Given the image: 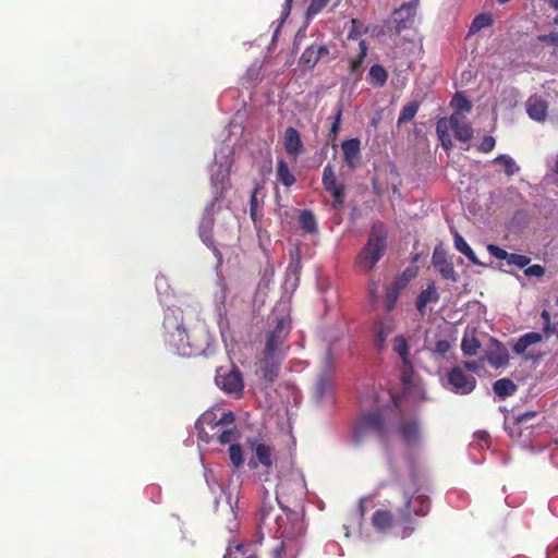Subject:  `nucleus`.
Segmentation results:
<instances>
[{
	"label": "nucleus",
	"mask_w": 558,
	"mask_h": 558,
	"mask_svg": "<svg viewBox=\"0 0 558 558\" xmlns=\"http://www.w3.org/2000/svg\"><path fill=\"white\" fill-rule=\"evenodd\" d=\"M277 180L287 187L292 186L296 181L294 174L290 171L287 161L282 158L277 161Z\"/></svg>",
	"instance_id": "obj_29"
},
{
	"label": "nucleus",
	"mask_w": 558,
	"mask_h": 558,
	"mask_svg": "<svg viewBox=\"0 0 558 558\" xmlns=\"http://www.w3.org/2000/svg\"><path fill=\"white\" fill-rule=\"evenodd\" d=\"M235 421V415L232 411L225 412L215 425L232 424Z\"/></svg>",
	"instance_id": "obj_52"
},
{
	"label": "nucleus",
	"mask_w": 558,
	"mask_h": 558,
	"mask_svg": "<svg viewBox=\"0 0 558 558\" xmlns=\"http://www.w3.org/2000/svg\"><path fill=\"white\" fill-rule=\"evenodd\" d=\"M432 264L439 271L444 279L450 280L452 282L458 281L459 276L454 270L453 263L448 257L447 252L444 248L439 246L435 247L432 256Z\"/></svg>",
	"instance_id": "obj_12"
},
{
	"label": "nucleus",
	"mask_w": 558,
	"mask_h": 558,
	"mask_svg": "<svg viewBox=\"0 0 558 558\" xmlns=\"http://www.w3.org/2000/svg\"><path fill=\"white\" fill-rule=\"evenodd\" d=\"M215 381L226 393L235 397H240L244 388L242 374L235 367L230 371H223L222 367L218 368Z\"/></svg>",
	"instance_id": "obj_7"
},
{
	"label": "nucleus",
	"mask_w": 558,
	"mask_h": 558,
	"mask_svg": "<svg viewBox=\"0 0 558 558\" xmlns=\"http://www.w3.org/2000/svg\"><path fill=\"white\" fill-rule=\"evenodd\" d=\"M545 267H543L542 265H538V264H534V265H531V266H526L524 268V275L526 277H537V278H541L545 275Z\"/></svg>",
	"instance_id": "obj_45"
},
{
	"label": "nucleus",
	"mask_w": 558,
	"mask_h": 558,
	"mask_svg": "<svg viewBox=\"0 0 558 558\" xmlns=\"http://www.w3.org/2000/svg\"><path fill=\"white\" fill-rule=\"evenodd\" d=\"M395 303H396V295H392L391 293H388L387 310L391 311L393 308V306H395Z\"/></svg>",
	"instance_id": "obj_58"
},
{
	"label": "nucleus",
	"mask_w": 558,
	"mask_h": 558,
	"mask_svg": "<svg viewBox=\"0 0 558 558\" xmlns=\"http://www.w3.org/2000/svg\"><path fill=\"white\" fill-rule=\"evenodd\" d=\"M398 433L408 445H415L420 440V426L415 417L403 418L398 425Z\"/></svg>",
	"instance_id": "obj_14"
},
{
	"label": "nucleus",
	"mask_w": 558,
	"mask_h": 558,
	"mask_svg": "<svg viewBox=\"0 0 558 558\" xmlns=\"http://www.w3.org/2000/svg\"><path fill=\"white\" fill-rule=\"evenodd\" d=\"M283 146L288 155L296 158L303 153L301 135L293 126H288L283 133Z\"/></svg>",
	"instance_id": "obj_15"
},
{
	"label": "nucleus",
	"mask_w": 558,
	"mask_h": 558,
	"mask_svg": "<svg viewBox=\"0 0 558 558\" xmlns=\"http://www.w3.org/2000/svg\"><path fill=\"white\" fill-rule=\"evenodd\" d=\"M376 291H377V284L374 281H372L369 284V294L372 298H375Z\"/></svg>",
	"instance_id": "obj_61"
},
{
	"label": "nucleus",
	"mask_w": 558,
	"mask_h": 558,
	"mask_svg": "<svg viewBox=\"0 0 558 558\" xmlns=\"http://www.w3.org/2000/svg\"><path fill=\"white\" fill-rule=\"evenodd\" d=\"M262 189L263 186L256 183L250 197V216L256 229L260 228L264 216L263 204H259L258 202V193Z\"/></svg>",
	"instance_id": "obj_20"
},
{
	"label": "nucleus",
	"mask_w": 558,
	"mask_h": 558,
	"mask_svg": "<svg viewBox=\"0 0 558 558\" xmlns=\"http://www.w3.org/2000/svg\"><path fill=\"white\" fill-rule=\"evenodd\" d=\"M549 3L554 9L558 10V0H549Z\"/></svg>",
	"instance_id": "obj_64"
},
{
	"label": "nucleus",
	"mask_w": 558,
	"mask_h": 558,
	"mask_svg": "<svg viewBox=\"0 0 558 558\" xmlns=\"http://www.w3.org/2000/svg\"><path fill=\"white\" fill-rule=\"evenodd\" d=\"M271 452V447L266 444H257L255 447L256 458L265 468H270L272 465Z\"/></svg>",
	"instance_id": "obj_35"
},
{
	"label": "nucleus",
	"mask_w": 558,
	"mask_h": 558,
	"mask_svg": "<svg viewBox=\"0 0 558 558\" xmlns=\"http://www.w3.org/2000/svg\"><path fill=\"white\" fill-rule=\"evenodd\" d=\"M299 226L306 233L316 234L318 232L316 218L310 209L301 211L299 216Z\"/></svg>",
	"instance_id": "obj_28"
},
{
	"label": "nucleus",
	"mask_w": 558,
	"mask_h": 558,
	"mask_svg": "<svg viewBox=\"0 0 558 558\" xmlns=\"http://www.w3.org/2000/svg\"><path fill=\"white\" fill-rule=\"evenodd\" d=\"M493 390L499 398L505 400L515 393L518 386L509 378H501L494 383Z\"/></svg>",
	"instance_id": "obj_26"
},
{
	"label": "nucleus",
	"mask_w": 558,
	"mask_h": 558,
	"mask_svg": "<svg viewBox=\"0 0 558 558\" xmlns=\"http://www.w3.org/2000/svg\"><path fill=\"white\" fill-rule=\"evenodd\" d=\"M418 109L420 102L415 100L403 106L398 117V124H402L413 120Z\"/></svg>",
	"instance_id": "obj_39"
},
{
	"label": "nucleus",
	"mask_w": 558,
	"mask_h": 558,
	"mask_svg": "<svg viewBox=\"0 0 558 558\" xmlns=\"http://www.w3.org/2000/svg\"><path fill=\"white\" fill-rule=\"evenodd\" d=\"M162 338L173 353L185 357L201 355L209 344L204 328H185L180 308H168L165 312Z\"/></svg>",
	"instance_id": "obj_1"
},
{
	"label": "nucleus",
	"mask_w": 558,
	"mask_h": 558,
	"mask_svg": "<svg viewBox=\"0 0 558 558\" xmlns=\"http://www.w3.org/2000/svg\"><path fill=\"white\" fill-rule=\"evenodd\" d=\"M487 361L496 368L507 365L509 362L508 350L504 345L498 344L487 353Z\"/></svg>",
	"instance_id": "obj_25"
},
{
	"label": "nucleus",
	"mask_w": 558,
	"mask_h": 558,
	"mask_svg": "<svg viewBox=\"0 0 558 558\" xmlns=\"http://www.w3.org/2000/svg\"><path fill=\"white\" fill-rule=\"evenodd\" d=\"M494 23L490 13H481L476 15L470 26V34L480 32L481 29L490 26Z\"/></svg>",
	"instance_id": "obj_38"
},
{
	"label": "nucleus",
	"mask_w": 558,
	"mask_h": 558,
	"mask_svg": "<svg viewBox=\"0 0 558 558\" xmlns=\"http://www.w3.org/2000/svg\"><path fill=\"white\" fill-rule=\"evenodd\" d=\"M359 27H360V22L356 19H353L351 21V29H350L349 35H348L349 39L356 38L357 36L361 35V31H360Z\"/></svg>",
	"instance_id": "obj_55"
},
{
	"label": "nucleus",
	"mask_w": 558,
	"mask_h": 558,
	"mask_svg": "<svg viewBox=\"0 0 558 558\" xmlns=\"http://www.w3.org/2000/svg\"><path fill=\"white\" fill-rule=\"evenodd\" d=\"M229 458L235 469H239L244 463L243 449L239 444H232L229 447Z\"/></svg>",
	"instance_id": "obj_40"
},
{
	"label": "nucleus",
	"mask_w": 558,
	"mask_h": 558,
	"mask_svg": "<svg viewBox=\"0 0 558 558\" xmlns=\"http://www.w3.org/2000/svg\"><path fill=\"white\" fill-rule=\"evenodd\" d=\"M536 412L535 411H526L522 414H519L514 417V425L515 426H519L523 423H525L526 421H529L530 418L536 416Z\"/></svg>",
	"instance_id": "obj_50"
},
{
	"label": "nucleus",
	"mask_w": 558,
	"mask_h": 558,
	"mask_svg": "<svg viewBox=\"0 0 558 558\" xmlns=\"http://www.w3.org/2000/svg\"><path fill=\"white\" fill-rule=\"evenodd\" d=\"M543 339L539 332L531 331L521 336L513 345V351L517 354H523L532 344L541 342Z\"/></svg>",
	"instance_id": "obj_24"
},
{
	"label": "nucleus",
	"mask_w": 558,
	"mask_h": 558,
	"mask_svg": "<svg viewBox=\"0 0 558 558\" xmlns=\"http://www.w3.org/2000/svg\"><path fill=\"white\" fill-rule=\"evenodd\" d=\"M341 118H342V106L339 105L336 109L333 122L330 126L329 134H328V137L330 141H335L338 135V132L340 130V124H341Z\"/></svg>",
	"instance_id": "obj_42"
},
{
	"label": "nucleus",
	"mask_w": 558,
	"mask_h": 558,
	"mask_svg": "<svg viewBox=\"0 0 558 558\" xmlns=\"http://www.w3.org/2000/svg\"><path fill=\"white\" fill-rule=\"evenodd\" d=\"M213 226H214V219H213L211 215L208 214L202 220V223L199 227V236H201L202 241L208 247L213 248L215 254L217 255V254H219V251L214 245V239H213V233H211Z\"/></svg>",
	"instance_id": "obj_23"
},
{
	"label": "nucleus",
	"mask_w": 558,
	"mask_h": 558,
	"mask_svg": "<svg viewBox=\"0 0 558 558\" xmlns=\"http://www.w3.org/2000/svg\"><path fill=\"white\" fill-rule=\"evenodd\" d=\"M393 351L399 355L402 361L403 372H402V380L408 381L411 377V373L413 369L411 360H410V348L408 341L404 336L399 335L396 336L393 341Z\"/></svg>",
	"instance_id": "obj_13"
},
{
	"label": "nucleus",
	"mask_w": 558,
	"mask_h": 558,
	"mask_svg": "<svg viewBox=\"0 0 558 558\" xmlns=\"http://www.w3.org/2000/svg\"><path fill=\"white\" fill-rule=\"evenodd\" d=\"M343 158L350 168H355L360 160L361 142L359 138L345 140L341 144Z\"/></svg>",
	"instance_id": "obj_17"
},
{
	"label": "nucleus",
	"mask_w": 558,
	"mask_h": 558,
	"mask_svg": "<svg viewBox=\"0 0 558 558\" xmlns=\"http://www.w3.org/2000/svg\"><path fill=\"white\" fill-rule=\"evenodd\" d=\"M365 501H366V499H361L360 504H359V510H360L362 517H364L365 511H366Z\"/></svg>",
	"instance_id": "obj_60"
},
{
	"label": "nucleus",
	"mask_w": 558,
	"mask_h": 558,
	"mask_svg": "<svg viewBox=\"0 0 558 558\" xmlns=\"http://www.w3.org/2000/svg\"><path fill=\"white\" fill-rule=\"evenodd\" d=\"M447 381L450 390L458 395H469L476 387L475 377L466 375L459 366L447 373Z\"/></svg>",
	"instance_id": "obj_9"
},
{
	"label": "nucleus",
	"mask_w": 558,
	"mask_h": 558,
	"mask_svg": "<svg viewBox=\"0 0 558 558\" xmlns=\"http://www.w3.org/2000/svg\"><path fill=\"white\" fill-rule=\"evenodd\" d=\"M387 248L386 234L374 226L366 244L355 258V267L360 272H371L383 258Z\"/></svg>",
	"instance_id": "obj_3"
},
{
	"label": "nucleus",
	"mask_w": 558,
	"mask_h": 558,
	"mask_svg": "<svg viewBox=\"0 0 558 558\" xmlns=\"http://www.w3.org/2000/svg\"><path fill=\"white\" fill-rule=\"evenodd\" d=\"M495 145H496V140L495 137L493 136H484L480 146H478V150L481 153H484V154H487L489 151H492L494 148H495Z\"/></svg>",
	"instance_id": "obj_48"
},
{
	"label": "nucleus",
	"mask_w": 558,
	"mask_h": 558,
	"mask_svg": "<svg viewBox=\"0 0 558 558\" xmlns=\"http://www.w3.org/2000/svg\"><path fill=\"white\" fill-rule=\"evenodd\" d=\"M464 367L468 369V371H471L473 373H477L478 369H480V365L477 362H464Z\"/></svg>",
	"instance_id": "obj_57"
},
{
	"label": "nucleus",
	"mask_w": 558,
	"mask_h": 558,
	"mask_svg": "<svg viewBox=\"0 0 558 558\" xmlns=\"http://www.w3.org/2000/svg\"><path fill=\"white\" fill-rule=\"evenodd\" d=\"M487 251L490 253V255H493L497 259H505L508 262L510 253H508L506 250H504L495 244H489L487 246Z\"/></svg>",
	"instance_id": "obj_47"
},
{
	"label": "nucleus",
	"mask_w": 558,
	"mask_h": 558,
	"mask_svg": "<svg viewBox=\"0 0 558 558\" xmlns=\"http://www.w3.org/2000/svg\"><path fill=\"white\" fill-rule=\"evenodd\" d=\"M450 106L454 109L453 113L465 116L472 110L471 101L461 93H456L450 101Z\"/></svg>",
	"instance_id": "obj_32"
},
{
	"label": "nucleus",
	"mask_w": 558,
	"mask_h": 558,
	"mask_svg": "<svg viewBox=\"0 0 558 558\" xmlns=\"http://www.w3.org/2000/svg\"><path fill=\"white\" fill-rule=\"evenodd\" d=\"M481 348V342L475 336L465 335L461 342V350L465 355L474 356Z\"/></svg>",
	"instance_id": "obj_36"
},
{
	"label": "nucleus",
	"mask_w": 558,
	"mask_h": 558,
	"mask_svg": "<svg viewBox=\"0 0 558 558\" xmlns=\"http://www.w3.org/2000/svg\"><path fill=\"white\" fill-rule=\"evenodd\" d=\"M238 437V430L235 428L226 429L218 436V441L221 445L230 444Z\"/></svg>",
	"instance_id": "obj_44"
},
{
	"label": "nucleus",
	"mask_w": 558,
	"mask_h": 558,
	"mask_svg": "<svg viewBox=\"0 0 558 558\" xmlns=\"http://www.w3.org/2000/svg\"><path fill=\"white\" fill-rule=\"evenodd\" d=\"M446 126L448 130H452L456 138L460 142L466 143L473 137L474 130L464 114L452 113L450 118H446Z\"/></svg>",
	"instance_id": "obj_11"
},
{
	"label": "nucleus",
	"mask_w": 558,
	"mask_h": 558,
	"mask_svg": "<svg viewBox=\"0 0 558 558\" xmlns=\"http://www.w3.org/2000/svg\"><path fill=\"white\" fill-rule=\"evenodd\" d=\"M478 438L481 440H486L488 438V434L486 432H482L478 434Z\"/></svg>",
	"instance_id": "obj_63"
},
{
	"label": "nucleus",
	"mask_w": 558,
	"mask_h": 558,
	"mask_svg": "<svg viewBox=\"0 0 558 558\" xmlns=\"http://www.w3.org/2000/svg\"><path fill=\"white\" fill-rule=\"evenodd\" d=\"M495 162L502 165L508 177H511L519 171V167L515 165L514 160L507 155H499L495 158Z\"/></svg>",
	"instance_id": "obj_41"
},
{
	"label": "nucleus",
	"mask_w": 558,
	"mask_h": 558,
	"mask_svg": "<svg viewBox=\"0 0 558 558\" xmlns=\"http://www.w3.org/2000/svg\"><path fill=\"white\" fill-rule=\"evenodd\" d=\"M531 263V258L526 255L510 253L507 264L514 265L519 268H525Z\"/></svg>",
	"instance_id": "obj_43"
},
{
	"label": "nucleus",
	"mask_w": 558,
	"mask_h": 558,
	"mask_svg": "<svg viewBox=\"0 0 558 558\" xmlns=\"http://www.w3.org/2000/svg\"><path fill=\"white\" fill-rule=\"evenodd\" d=\"M313 48L315 50V53H317V58L319 61L329 54V49L326 45L313 44Z\"/></svg>",
	"instance_id": "obj_51"
},
{
	"label": "nucleus",
	"mask_w": 558,
	"mask_h": 558,
	"mask_svg": "<svg viewBox=\"0 0 558 558\" xmlns=\"http://www.w3.org/2000/svg\"><path fill=\"white\" fill-rule=\"evenodd\" d=\"M438 300L439 294L437 292L436 286L434 282H430L427 284V288L417 295L415 303L416 310L423 316L425 315L427 304L436 303Z\"/></svg>",
	"instance_id": "obj_19"
},
{
	"label": "nucleus",
	"mask_w": 558,
	"mask_h": 558,
	"mask_svg": "<svg viewBox=\"0 0 558 558\" xmlns=\"http://www.w3.org/2000/svg\"><path fill=\"white\" fill-rule=\"evenodd\" d=\"M330 384L327 378L320 377L317 381V392L319 396H323L325 391L329 388Z\"/></svg>",
	"instance_id": "obj_56"
},
{
	"label": "nucleus",
	"mask_w": 558,
	"mask_h": 558,
	"mask_svg": "<svg viewBox=\"0 0 558 558\" xmlns=\"http://www.w3.org/2000/svg\"><path fill=\"white\" fill-rule=\"evenodd\" d=\"M322 183L327 193L332 197V206L341 208L344 204V185L338 184L337 177L331 165H326L323 170Z\"/></svg>",
	"instance_id": "obj_10"
},
{
	"label": "nucleus",
	"mask_w": 558,
	"mask_h": 558,
	"mask_svg": "<svg viewBox=\"0 0 558 558\" xmlns=\"http://www.w3.org/2000/svg\"><path fill=\"white\" fill-rule=\"evenodd\" d=\"M526 112L535 121H544L547 117V104L538 96H531L526 101Z\"/></svg>",
	"instance_id": "obj_18"
},
{
	"label": "nucleus",
	"mask_w": 558,
	"mask_h": 558,
	"mask_svg": "<svg viewBox=\"0 0 558 558\" xmlns=\"http://www.w3.org/2000/svg\"><path fill=\"white\" fill-rule=\"evenodd\" d=\"M506 427L509 429V434H510V436H511V437H514V436L519 437V436L521 435V432H520V430H518V433H517V434H514V433H513V428H510V427H508V426H506Z\"/></svg>",
	"instance_id": "obj_62"
},
{
	"label": "nucleus",
	"mask_w": 558,
	"mask_h": 558,
	"mask_svg": "<svg viewBox=\"0 0 558 558\" xmlns=\"http://www.w3.org/2000/svg\"><path fill=\"white\" fill-rule=\"evenodd\" d=\"M395 515L390 510L377 509L372 517V525L377 532H388L395 526Z\"/></svg>",
	"instance_id": "obj_16"
},
{
	"label": "nucleus",
	"mask_w": 558,
	"mask_h": 558,
	"mask_svg": "<svg viewBox=\"0 0 558 558\" xmlns=\"http://www.w3.org/2000/svg\"><path fill=\"white\" fill-rule=\"evenodd\" d=\"M329 2V0H311L307 8V15L318 14Z\"/></svg>",
	"instance_id": "obj_46"
},
{
	"label": "nucleus",
	"mask_w": 558,
	"mask_h": 558,
	"mask_svg": "<svg viewBox=\"0 0 558 558\" xmlns=\"http://www.w3.org/2000/svg\"><path fill=\"white\" fill-rule=\"evenodd\" d=\"M274 328L267 332L264 354L275 359L281 353V348L291 331V318L289 315L275 316Z\"/></svg>",
	"instance_id": "obj_4"
},
{
	"label": "nucleus",
	"mask_w": 558,
	"mask_h": 558,
	"mask_svg": "<svg viewBox=\"0 0 558 558\" xmlns=\"http://www.w3.org/2000/svg\"><path fill=\"white\" fill-rule=\"evenodd\" d=\"M369 83L373 86H384L388 80V73L380 64H374L368 72Z\"/></svg>",
	"instance_id": "obj_30"
},
{
	"label": "nucleus",
	"mask_w": 558,
	"mask_h": 558,
	"mask_svg": "<svg viewBox=\"0 0 558 558\" xmlns=\"http://www.w3.org/2000/svg\"><path fill=\"white\" fill-rule=\"evenodd\" d=\"M436 133L441 142V146L444 149L449 150L452 147V141L449 135V130L446 126V118H440L436 123Z\"/></svg>",
	"instance_id": "obj_33"
},
{
	"label": "nucleus",
	"mask_w": 558,
	"mask_h": 558,
	"mask_svg": "<svg viewBox=\"0 0 558 558\" xmlns=\"http://www.w3.org/2000/svg\"><path fill=\"white\" fill-rule=\"evenodd\" d=\"M283 515L274 519V532L277 537L283 539H294L303 534V521L296 511L289 508H282Z\"/></svg>",
	"instance_id": "obj_5"
},
{
	"label": "nucleus",
	"mask_w": 558,
	"mask_h": 558,
	"mask_svg": "<svg viewBox=\"0 0 558 558\" xmlns=\"http://www.w3.org/2000/svg\"><path fill=\"white\" fill-rule=\"evenodd\" d=\"M374 432L384 442L388 440V427L384 415L377 411L362 414L355 430V440L360 441L366 432Z\"/></svg>",
	"instance_id": "obj_6"
},
{
	"label": "nucleus",
	"mask_w": 558,
	"mask_h": 558,
	"mask_svg": "<svg viewBox=\"0 0 558 558\" xmlns=\"http://www.w3.org/2000/svg\"><path fill=\"white\" fill-rule=\"evenodd\" d=\"M453 244H454L456 250L458 252L462 253L463 255H465L472 264L481 265V266L483 265L476 257V255H475L474 251L471 248V246L465 242L463 236L458 232H454V234H453Z\"/></svg>",
	"instance_id": "obj_27"
},
{
	"label": "nucleus",
	"mask_w": 558,
	"mask_h": 558,
	"mask_svg": "<svg viewBox=\"0 0 558 558\" xmlns=\"http://www.w3.org/2000/svg\"><path fill=\"white\" fill-rule=\"evenodd\" d=\"M292 1L293 0H286V8H284L283 13H282V15L284 17H287L290 14Z\"/></svg>",
	"instance_id": "obj_59"
},
{
	"label": "nucleus",
	"mask_w": 558,
	"mask_h": 558,
	"mask_svg": "<svg viewBox=\"0 0 558 558\" xmlns=\"http://www.w3.org/2000/svg\"><path fill=\"white\" fill-rule=\"evenodd\" d=\"M318 62L313 45L305 48L299 60V63L306 70H312Z\"/></svg>",
	"instance_id": "obj_37"
},
{
	"label": "nucleus",
	"mask_w": 558,
	"mask_h": 558,
	"mask_svg": "<svg viewBox=\"0 0 558 558\" xmlns=\"http://www.w3.org/2000/svg\"><path fill=\"white\" fill-rule=\"evenodd\" d=\"M274 505H271L270 502L263 501L262 507L259 509V521L269 531H271L274 526V519L278 517L277 514H274Z\"/></svg>",
	"instance_id": "obj_31"
},
{
	"label": "nucleus",
	"mask_w": 558,
	"mask_h": 558,
	"mask_svg": "<svg viewBox=\"0 0 558 558\" xmlns=\"http://www.w3.org/2000/svg\"><path fill=\"white\" fill-rule=\"evenodd\" d=\"M418 2L420 0L404 2L392 12L396 34L400 35L403 31L414 26Z\"/></svg>",
	"instance_id": "obj_8"
},
{
	"label": "nucleus",
	"mask_w": 558,
	"mask_h": 558,
	"mask_svg": "<svg viewBox=\"0 0 558 558\" xmlns=\"http://www.w3.org/2000/svg\"><path fill=\"white\" fill-rule=\"evenodd\" d=\"M541 317L544 323V331H545L546 336H550L554 331L550 330V314H549V312L544 310L541 313Z\"/></svg>",
	"instance_id": "obj_53"
},
{
	"label": "nucleus",
	"mask_w": 558,
	"mask_h": 558,
	"mask_svg": "<svg viewBox=\"0 0 558 558\" xmlns=\"http://www.w3.org/2000/svg\"><path fill=\"white\" fill-rule=\"evenodd\" d=\"M450 349H451L450 342L448 340L440 339V340L436 341L434 352L439 355H445L446 353H448L450 351Z\"/></svg>",
	"instance_id": "obj_49"
},
{
	"label": "nucleus",
	"mask_w": 558,
	"mask_h": 558,
	"mask_svg": "<svg viewBox=\"0 0 558 558\" xmlns=\"http://www.w3.org/2000/svg\"><path fill=\"white\" fill-rule=\"evenodd\" d=\"M375 330V344L379 351L386 345V340L395 330L392 320H378L374 324Z\"/></svg>",
	"instance_id": "obj_21"
},
{
	"label": "nucleus",
	"mask_w": 558,
	"mask_h": 558,
	"mask_svg": "<svg viewBox=\"0 0 558 558\" xmlns=\"http://www.w3.org/2000/svg\"><path fill=\"white\" fill-rule=\"evenodd\" d=\"M403 504L397 509L398 523L401 526V536L409 537L415 531V517H425L430 510V499L416 486L414 488H402Z\"/></svg>",
	"instance_id": "obj_2"
},
{
	"label": "nucleus",
	"mask_w": 558,
	"mask_h": 558,
	"mask_svg": "<svg viewBox=\"0 0 558 558\" xmlns=\"http://www.w3.org/2000/svg\"><path fill=\"white\" fill-rule=\"evenodd\" d=\"M263 377L268 383H274L279 373V364L274 362V359L266 357L262 364Z\"/></svg>",
	"instance_id": "obj_34"
},
{
	"label": "nucleus",
	"mask_w": 558,
	"mask_h": 558,
	"mask_svg": "<svg viewBox=\"0 0 558 558\" xmlns=\"http://www.w3.org/2000/svg\"><path fill=\"white\" fill-rule=\"evenodd\" d=\"M359 53L356 57L351 58L349 61V71L352 75H355L357 78L361 77L364 72V60L367 56L368 47L364 39L359 43Z\"/></svg>",
	"instance_id": "obj_22"
},
{
	"label": "nucleus",
	"mask_w": 558,
	"mask_h": 558,
	"mask_svg": "<svg viewBox=\"0 0 558 558\" xmlns=\"http://www.w3.org/2000/svg\"><path fill=\"white\" fill-rule=\"evenodd\" d=\"M538 40L539 41H546V43H549L550 45L558 46V33H550V34H546V35H539L538 36Z\"/></svg>",
	"instance_id": "obj_54"
}]
</instances>
